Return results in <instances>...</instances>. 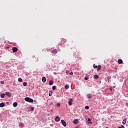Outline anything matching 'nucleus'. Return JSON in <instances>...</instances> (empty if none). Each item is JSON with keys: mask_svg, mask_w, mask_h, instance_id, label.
I'll list each match as a JSON object with an SVG mask.
<instances>
[{"mask_svg": "<svg viewBox=\"0 0 128 128\" xmlns=\"http://www.w3.org/2000/svg\"><path fill=\"white\" fill-rule=\"evenodd\" d=\"M56 86H52V90H56Z\"/></svg>", "mask_w": 128, "mask_h": 128, "instance_id": "25", "label": "nucleus"}, {"mask_svg": "<svg viewBox=\"0 0 128 128\" xmlns=\"http://www.w3.org/2000/svg\"><path fill=\"white\" fill-rule=\"evenodd\" d=\"M73 122L74 124H76L78 122V119H75L74 120Z\"/></svg>", "mask_w": 128, "mask_h": 128, "instance_id": "7", "label": "nucleus"}, {"mask_svg": "<svg viewBox=\"0 0 128 128\" xmlns=\"http://www.w3.org/2000/svg\"><path fill=\"white\" fill-rule=\"evenodd\" d=\"M75 128H78V127H76Z\"/></svg>", "mask_w": 128, "mask_h": 128, "instance_id": "38", "label": "nucleus"}, {"mask_svg": "<svg viewBox=\"0 0 128 128\" xmlns=\"http://www.w3.org/2000/svg\"><path fill=\"white\" fill-rule=\"evenodd\" d=\"M60 117L58 116H56V118H55V120L56 122H58L60 120Z\"/></svg>", "mask_w": 128, "mask_h": 128, "instance_id": "11", "label": "nucleus"}, {"mask_svg": "<svg viewBox=\"0 0 128 128\" xmlns=\"http://www.w3.org/2000/svg\"><path fill=\"white\" fill-rule=\"evenodd\" d=\"M120 128H124V125H122L121 126H120Z\"/></svg>", "mask_w": 128, "mask_h": 128, "instance_id": "31", "label": "nucleus"}, {"mask_svg": "<svg viewBox=\"0 0 128 128\" xmlns=\"http://www.w3.org/2000/svg\"><path fill=\"white\" fill-rule=\"evenodd\" d=\"M94 78L98 79V74H96L94 76Z\"/></svg>", "mask_w": 128, "mask_h": 128, "instance_id": "22", "label": "nucleus"}, {"mask_svg": "<svg viewBox=\"0 0 128 128\" xmlns=\"http://www.w3.org/2000/svg\"><path fill=\"white\" fill-rule=\"evenodd\" d=\"M102 69V66H98V68H97V70L98 72L99 70H100Z\"/></svg>", "mask_w": 128, "mask_h": 128, "instance_id": "12", "label": "nucleus"}, {"mask_svg": "<svg viewBox=\"0 0 128 128\" xmlns=\"http://www.w3.org/2000/svg\"><path fill=\"white\" fill-rule=\"evenodd\" d=\"M0 84H4V81H1Z\"/></svg>", "mask_w": 128, "mask_h": 128, "instance_id": "28", "label": "nucleus"}, {"mask_svg": "<svg viewBox=\"0 0 128 128\" xmlns=\"http://www.w3.org/2000/svg\"><path fill=\"white\" fill-rule=\"evenodd\" d=\"M49 84H50V86H52V84H54V82L50 81L49 82Z\"/></svg>", "mask_w": 128, "mask_h": 128, "instance_id": "18", "label": "nucleus"}, {"mask_svg": "<svg viewBox=\"0 0 128 128\" xmlns=\"http://www.w3.org/2000/svg\"><path fill=\"white\" fill-rule=\"evenodd\" d=\"M84 80H88V77L86 76V77L84 78Z\"/></svg>", "mask_w": 128, "mask_h": 128, "instance_id": "27", "label": "nucleus"}, {"mask_svg": "<svg viewBox=\"0 0 128 128\" xmlns=\"http://www.w3.org/2000/svg\"><path fill=\"white\" fill-rule=\"evenodd\" d=\"M85 108L86 110H88L90 108V106H85Z\"/></svg>", "mask_w": 128, "mask_h": 128, "instance_id": "26", "label": "nucleus"}, {"mask_svg": "<svg viewBox=\"0 0 128 128\" xmlns=\"http://www.w3.org/2000/svg\"><path fill=\"white\" fill-rule=\"evenodd\" d=\"M4 102H2V103L0 104V108H4Z\"/></svg>", "mask_w": 128, "mask_h": 128, "instance_id": "16", "label": "nucleus"}, {"mask_svg": "<svg viewBox=\"0 0 128 128\" xmlns=\"http://www.w3.org/2000/svg\"><path fill=\"white\" fill-rule=\"evenodd\" d=\"M27 85H28V83H26V82H23L24 86H26Z\"/></svg>", "mask_w": 128, "mask_h": 128, "instance_id": "19", "label": "nucleus"}, {"mask_svg": "<svg viewBox=\"0 0 128 128\" xmlns=\"http://www.w3.org/2000/svg\"><path fill=\"white\" fill-rule=\"evenodd\" d=\"M56 52H58V50H54L52 52V54H56Z\"/></svg>", "mask_w": 128, "mask_h": 128, "instance_id": "15", "label": "nucleus"}, {"mask_svg": "<svg viewBox=\"0 0 128 128\" xmlns=\"http://www.w3.org/2000/svg\"><path fill=\"white\" fill-rule=\"evenodd\" d=\"M93 68H98V66H96V64H93Z\"/></svg>", "mask_w": 128, "mask_h": 128, "instance_id": "24", "label": "nucleus"}, {"mask_svg": "<svg viewBox=\"0 0 128 128\" xmlns=\"http://www.w3.org/2000/svg\"><path fill=\"white\" fill-rule=\"evenodd\" d=\"M70 88V86H68V85H66L65 86H64V88L66 89V90H68V89Z\"/></svg>", "mask_w": 128, "mask_h": 128, "instance_id": "17", "label": "nucleus"}, {"mask_svg": "<svg viewBox=\"0 0 128 128\" xmlns=\"http://www.w3.org/2000/svg\"><path fill=\"white\" fill-rule=\"evenodd\" d=\"M110 90H112V88H110Z\"/></svg>", "mask_w": 128, "mask_h": 128, "instance_id": "35", "label": "nucleus"}, {"mask_svg": "<svg viewBox=\"0 0 128 128\" xmlns=\"http://www.w3.org/2000/svg\"><path fill=\"white\" fill-rule=\"evenodd\" d=\"M118 64H122V59H119L118 60Z\"/></svg>", "mask_w": 128, "mask_h": 128, "instance_id": "13", "label": "nucleus"}, {"mask_svg": "<svg viewBox=\"0 0 128 128\" xmlns=\"http://www.w3.org/2000/svg\"><path fill=\"white\" fill-rule=\"evenodd\" d=\"M19 126L20 128H24V124H22V123H20L19 124Z\"/></svg>", "mask_w": 128, "mask_h": 128, "instance_id": "9", "label": "nucleus"}, {"mask_svg": "<svg viewBox=\"0 0 128 128\" xmlns=\"http://www.w3.org/2000/svg\"><path fill=\"white\" fill-rule=\"evenodd\" d=\"M70 76H72L74 74V73L72 72H71L70 73Z\"/></svg>", "mask_w": 128, "mask_h": 128, "instance_id": "29", "label": "nucleus"}, {"mask_svg": "<svg viewBox=\"0 0 128 128\" xmlns=\"http://www.w3.org/2000/svg\"><path fill=\"white\" fill-rule=\"evenodd\" d=\"M42 81L43 82H46V77H42Z\"/></svg>", "mask_w": 128, "mask_h": 128, "instance_id": "8", "label": "nucleus"}, {"mask_svg": "<svg viewBox=\"0 0 128 128\" xmlns=\"http://www.w3.org/2000/svg\"><path fill=\"white\" fill-rule=\"evenodd\" d=\"M4 96H5L4 94H0V96H1V98H4Z\"/></svg>", "mask_w": 128, "mask_h": 128, "instance_id": "20", "label": "nucleus"}, {"mask_svg": "<svg viewBox=\"0 0 128 128\" xmlns=\"http://www.w3.org/2000/svg\"><path fill=\"white\" fill-rule=\"evenodd\" d=\"M92 120H90V118H88V122H90Z\"/></svg>", "mask_w": 128, "mask_h": 128, "instance_id": "33", "label": "nucleus"}, {"mask_svg": "<svg viewBox=\"0 0 128 128\" xmlns=\"http://www.w3.org/2000/svg\"><path fill=\"white\" fill-rule=\"evenodd\" d=\"M118 128H122V127L120 126V127H118Z\"/></svg>", "mask_w": 128, "mask_h": 128, "instance_id": "37", "label": "nucleus"}, {"mask_svg": "<svg viewBox=\"0 0 128 128\" xmlns=\"http://www.w3.org/2000/svg\"><path fill=\"white\" fill-rule=\"evenodd\" d=\"M68 104L69 106H72V98H70Z\"/></svg>", "mask_w": 128, "mask_h": 128, "instance_id": "3", "label": "nucleus"}, {"mask_svg": "<svg viewBox=\"0 0 128 128\" xmlns=\"http://www.w3.org/2000/svg\"><path fill=\"white\" fill-rule=\"evenodd\" d=\"M18 80L20 82H22V78H19Z\"/></svg>", "mask_w": 128, "mask_h": 128, "instance_id": "23", "label": "nucleus"}, {"mask_svg": "<svg viewBox=\"0 0 128 128\" xmlns=\"http://www.w3.org/2000/svg\"><path fill=\"white\" fill-rule=\"evenodd\" d=\"M13 106H14V108H16V106H18V102H14L13 104Z\"/></svg>", "mask_w": 128, "mask_h": 128, "instance_id": "10", "label": "nucleus"}, {"mask_svg": "<svg viewBox=\"0 0 128 128\" xmlns=\"http://www.w3.org/2000/svg\"><path fill=\"white\" fill-rule=\"evenodd\" d=\"M122 124H126V118H124L122 122Z\"/></svg>", "mask_w": 128, "mask_h": 128, "instance_id": "6", "label": "nucleus"}, {"mask_svg": "<svg viewBox=\"0 0 128 128\" xmlns=\"http://www.w3.org/2000/svg\"><path fill=\"white\" fill-rule=\"evenodd\" d=\"M88 98H92V94H88Z\"/></svg>", "mask_w": 128, "mask_h": 128, "instance_id": "14", "label": "nucleus"}, {"mask_svg": "<svg viewBox=\"0 0 128 128\" xmlns=\"http://www.w3.org/2000/svg\"><path fill=\"white\" fill-rule=\"evenodd\" d=\"M68 71H66V74H68Z\"/></svg>", "mask_w": 128, "mask_h": 128, "instance_id": "36", "label": "nucleus"}, {"mask_svg": "<svg viewBox=\"0 0 128 128\" xmlns=\"http://www.w3.org/2000/svg\"><path fill=\"white\" fill-rule=\"evenodd\" d=\"M12 52H18V48L16 47H14L12 48Z\"/></svg>", "mask_w": 128, "mask_h": 128, "instance_id": "5", "label": "nucleus"}, {"mask_svg": "<svg viewBox=\"0 0 128 128\" xmlns=\"http://www.w3.org/2000/svg\"><path fill=\"white\" fill-rule=\"evenodd\" d=\"M25 100L28 102H34V100H32V98H30V97L26 98Z\"/></svg>", "mask_w": 128, "mask_h": 128, "instance_id": "1", "label": "nucleus"}, {"mask_svg": "<svg viewBox=\"0 0 128 128\" xmlns=\"http://www.w3.org/2000/svg\"><path fill=\"white\" fill-rule=\"evenodd\" d=\"M54 74H56V72H54Z\"/></svg>", "mask_w": 128, "mask_h": 128, "instance_id": "34", "label": "nucleus"}, {"mask_svg": "<svg viewBox=\"0 0 128 128\" xmlns=\"http://www.w3.org/2000/svg\"><path fill=\"white\" fill-rule=\"evenodd\" d=\"M34 110V108L33 107H32L30 110L32 111Z\"/></svg>", "mask_w": 128, "mask_h": 128, "instance_id": "32", "label": "nucleus"}, {"mask_svg": "<svg viewBox=\"0 0 128 128\" xmlns=\"http://www.w3.org/2000/svg\"><path fill=\"white\" fill-rule=\"evenodd\" d=\"M6 96H9V98H10L12 96V94L10 92H6Z\"/></svg>", "mask_w": 128, "mask_h": 128, "instance_id": "4", "label": "nucleus"}, {"mask_svg": "<svg viewBox=\"0 0 128 128\" xmlns=\"http://www.w3.org/2000/svg\"><path fill=\"white\" fill-rule=\"evenodd\" d=\"M61 123L62 124V126H66V121H64V120H62Z\"/></svg>", "mask_w": 128, "mask_h": 128, "instance_id": "2", "label": "nucleus"}, {"mask_svg": "<svg viewBox=\"0 0 128 128\" xmlns=\"http://www.w3.org/2000/svg\"><path fill=\"white\" fill-rule=\"evenodd\" d=\"M56 106H60V104H57Z\"/></svg>", "mask_w": 128, "mask_h": 128, "instance_id": "30", "label": "nucleus"}, {"mask_svg": "<svg viewBox=\"0 0 128 128\" xmlns=\"http://www.w3.org/2000/svg\"><path fill=\"white\" fill-rule=\"evenodd\" d=\"M52 91H50V93H49V96H52Z\"/></svg>", "mask_w": 128, "mask_h": 128, "instance_id": "21", "label": "nucleus"}]
</instances>
